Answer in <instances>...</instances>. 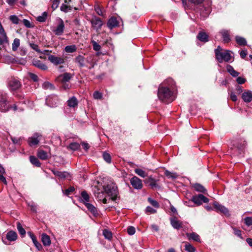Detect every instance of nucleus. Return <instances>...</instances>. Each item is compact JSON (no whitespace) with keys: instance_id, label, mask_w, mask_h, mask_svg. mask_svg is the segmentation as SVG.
<instances>
[{"instance_id":"64","label":"nucleus","mask_w":252,"mask_h":252,"mask_svg":"<svg viewBox=\"0 0 252 252\" xmlns=\"http://www.w3.org/2000/svg\"><path fill=\"white\" fill-rule=\"evenodd\" d=\"M189 2L194 4L202 3L204 0H188Z\"/></svg>"},{"instance_id":"51","label":"nucleus","mask_w":252,"mask_h":252,"mask_svg":"<svg viewBox=\"0 0 252 252\" xmlns=\"http://www.w3.org/2000/svg\"><path fill=\"white\" fill-rule=\"evenodd\" d=\"M233 230H234V233L235 235L239 237L241 239H243V237L242 236V232L240 230L238 229L236 227H232Z\"/></svg>"},{"instance_id":"36","label":"nucleus","mask_w":252,"mask_h":252,"mask_svg":"<svg viewBox=\"0 0 252 252\" xmlns=\"http://www.w3.org/2000/svg\"><path fill=\"white\" fill-rule=\"evenodd\" d=\"M76 47L75 45H68L65 47V51L67 53H73L76 51Z\"/></svg>"},{"instance_id":"43","label":"nucleus","mask_w":252,"mask_h":252,"mask_svg":"<svg viewBox=\"0 0 252 252\" xmlns=\"http://www.w3.org/2000/svg\"><path fill=\"white\" fill-rule=\"evenodd\" d=\"M20 46V40L18 38H15L12 43V50L16 51Z\"/></svg>"},{"instance_id":"54","label":"nucleus","mask_w":252,"mask_h":252,"mask_svg":"<svg viewBox=\"0 0 252 252\" xmlns=\"http://www.w3.org/2000/svg\"><path fill=\"white\" fill-rule=\"evenodd\" d=\"M30 46L32 49L36 51L37 52L41 53V50L39 49L38 46L37 44L31 43H30Z\"/></svg>"},{"instance_id":"41","label":"nucleus","mask_w":252,"mask_h":252,"mask_svg":"<svg viewBox=\"0 0 252 252\" xmlns=\"http://www.w3.org/2000/svg\"><path fill=\"white\" fill-rule=\"evenodd\" d=\"M134 171L135 173H136L139 176H141V177L144 178L146 176H147V174L143 170L137 168L134 170Z\"/></svg>"},{"instance_id":"18","label":"nucleus","mask_w":252,"mask_h":252,"mask_svg":"<svg viewBox=\"0 0 252 252\" xmlns=\"http://www.w3.org/2000/svg\"><path fill=\"white\" fill-rule=\"evenodd\" d=\"M242 98L245 102H250L252 100V92L248 91L242 94Z\"/></svg>"},{"instance_id":"44","label":"nucleus","mask_w":252,"mask_h":252,"mask_svg":"<svg viewBox=\"0 0 252 252\" xmlns=\"http://www.w3.org/2000/svg\"><path fill=\"white\" fill-rule=\"evenodd\" d=\"M165 175L168 178H172L173 179H176L178 177V175L175 173H172L170 171H168L166 170L165 172Z\"/></svg>"},{"instance_id":"11","label":"nucleus","mask_w":252,"mask_h":252,"mask_svg":"<svg viewBox=\"0 0 252 252\" xmlns=\"http://www.w3.org/2000/svg\"><path fill=\"white\" fill-rule=\"evenodd\" d=\"M64 29V23L63 21L61 19L59 24L55 29L53 30V32L55 33L56 35H61L63 33Z\"/></svg>"},{"instance_id":"10","label":"nucleus","mask_w":252,"mask_h":252,"mask_svg":"<svg viewBox=\"0 0 252 252\" xmlns=\"http://www.w3.org/2000/svg\"><path fill=\"white\" fill-rule=\"evenodd\" d=\"M214 206L217 212H220L226 216H229L230 215L229 210L224 206H222L217 202L214 203Z\"/></svg>"},{"instance_id":"20","label":"nucleus","mask_w":252,"mask_h":252,"mask_svg":"<svg viewBox=\"0 0 252 252\" xmlns=\"http://www.w3.org/2000/svg\"><path fill=\"white\" fill-rule=\"evenodd\" d=\"M29 235H30V237L32 240V242L36 247V248L38 249V250H40L42 249V245L40 244V243H39L37 240L35 236L31 232H28Z\"/></svg>"},{"instance_id":"23","label":"nucleus","mask_w":252,"mask_h":252,"mask_svg":"<svg viewBox=\"0 0 252 252\" xmlns=\"http://www.w3.org/2000/svg\"><path fill=\"white\" fill-rule=\"evenodd\" d=\"M42 242L45 246H49L51 245V239L48 235L45 233L42 234Z\"/></svg>"},{"instance_id":"28","label":"nucleus","mask_w":252,"mask_h":252,"mask_svg":"<svg viewBox=\"0 0 252 252\" xmlns=\"http://www.w3.org/2000/svg\"><path fill=\"white\" fill-rule=\"evenodd\" d=\"M37 156L42 160H46L48 158L47 153L42 150H39L38 151Z\"/></svg>"},{"instance_id":"15","label":"nucleus","mask_w":252,"mask_h":252,"mask_svg":"<svg viewBox=\"0 0 252 252\" xmlns=\"http://www.w3.org/2000/svg\"><path fill=\"white\" fill-rule=\"evenodd\" d=\"M170 222L172 226L175 229H179L182 227L183 223L175 217L170 219Z\"/></svg>"},{"instance_id":"7","label":"nucleus","mask_w":252,"mask_h":252,"mask_svg":"<svg viewBox=\"0 0 252 252\" xmlns=\"http://www.w3.org/2000/svg\"><path fill=\"white\" fill-rule=\"evenodd\" d=\"M48 60L56 65L61 64L64 63V59L63 58L52 55H49Z\"/></svg>"},{"instance_id":"48","label":"nucleus","mask_w":252,"mask_h":252,"mask_svg":"<svg viewBox=\"0 0 252 252\" xmlns=\"http://www.w3.org/2000/svg\"><path fill=\"white\" fill-rule=\"evenodd\" d=\"M103 157L104 159L108 163L111 162V157L110 154L107 153H104L103 154Z\"/></svg>"},{"instance_id":"19","label":"nucleus","mask_w":252,"mask_h":252,"mask_svg":"<svg viewBox=\"0 0 252 252\" xmlns=\"http://www.w3.org/2000/svg\"><path fill=\"white\" fill-rule=\"evenodd\" d=\"M32 64L34 66L43 70H47L48 68L47 65L45 64L42 63L39 60H33Z\"/></svg>"},{"instance_id":"33","label":"nucleus","mask_w":252,"mask_h":252,"mask_svg":"<svg viewBox=\"0 0 252 252\" xmlns=\"http://www.w3.org/2000/svg\"><path fill=\"white\" fill-rule=\"evenodd\" d=\"M30 159L31 163L35 166L37 167H40L41 166V163L36 157L34 156H30Z\"/></svg>"},{"instance_id":"50","label":"nucleus","mask_w":252,"mask_h":252,"mask_svg":"<svg viewBox=\"0 0 252 252\" xmlns=\"http://www.w3.org/2000/svg\"><path fill=\"white\" fill-rule=\"evenodd\" d=\"M93 96L95 99H101L102 98V94L98 91H95L93 94Z\"/></svg>"},{"instance_id":"32","label":"nucleus","mask_w":252,"mask_h":252,"mask_svg":"<svg viewBox=\"0 0 252 252\" xmlns=\"http://www.w3.org/2000/svg\"><path fill=\"white\" fill-rule=\"evenodd\" d=\"M227 70L228 72L234 77H237L239 74V73L235 70L233 67L230 65L227 66Z\"/></svg>"},{"instance_id":"59","label":"nucleus","mask_w":252,"mask_h":252,"mask_svg":"<svg viewBox=\"0 0 252 252\" xmlns=\"http://www.w3.org/2000/svg\"><path fill=\"white\" fill-rule=\"evenodd\" d=\"M146 213H149L150 214H154L156 213V210L152 208L150 206H148L146 209Z\"/></svg>"},{"instance_id":"8","label":"nucleus","mask_w":252,"mask_h":252,"mask_svg":"<svg viewBox=\"0 0 252 252\" xmlns=\"http://www.w3.org/2000/svg\"><path fill=\"white\" fill-rule=\"evenodd\" d=\"M91 23L92 27L96 30L101 29L103 24L100 18L96 16L94 17L91 19Z\"/></svg>"},{"instance_id":"27","label":"nucleus","mask_w":252,"mask_h":252,"mask_svg":"<svg viewBox=\"0 0 252 252\" xmlns=\"http://www.w3.org/2000/svg\"><path fill=\"white\" fill-rule=\"evenodd\" d=\"M186 235L189 240H192L196 242L200 241L199 236L194 232H192L191 233H187Z\"/></svg>"},{"instance_id":"5","label":"nucleus","mask_w":252,"mask_h":252,"mask_svg":"<svg viewBox=\"0 0 252 252\" xmlns=\"http://www.w3.org/2000/svg\"><path fill=\"white\" fill-rule=\"evenodd\" d=\"M9 108V106L6 97L3 95H0V111L6 112Z\"/></svg>"},{"instance_id":"9","label":"nucleus","mask_w":252,"mask_h":252,"mask_svg":"<svg viewBox=\"0 0 252 252\" xmlns=\"http://www.w3.org/2000/svg\"><path fill=\"white\" fill-rule=\"evenodd\" d=\"M21 86L20 82L17 79L12 78L8 82V87L12 91L19 89Z\"/></svg>"},{"instance_id":"56","label":"nucleus","mask_w":252,"mask_h":252,"mask_svg":"<svg viewBox=\"0 0 252 252\" xmlns=\"http://www.w3.org/2000/svg\"><path fill=\"white\" fill-rule=\"evenodd\" d=\"M29 76L30 77L31 79H32L34 82H37L38 80V76L30 72L29 73Z\"/></svg>"},{"instance_id":"52","label":"nucleus","mask_w":252,"mask_h":252,"mask_svg":"<svg viewBox=\"0 0 252 252\" xmlns=\"http://www.w3.org/2000/svg\"><path fill=\"white\" fill-rule=\"evenodd\" d=\"M71 8L70 6H67L66 4H63L61 6V10L64 12H67L68 10H71Z\"/></svg>"},{"instance_id":"47","label":"nucleus","mask_w":252,"mask_h":252,"mask_svg":"<svg viewBox=\"0 0 252 252\" xmlns=\"http://www.w3.org/2000/svg\"><path fill=\"white\" fill-rule=\"evenodd\" d=\"M103 235L105 238L108 239V240H110L112 237V233L106 229H105L103 231Z\"/></svg>"},{"instance_id":"6","label":"nucleus","mask_w":252,"mask_h":252,"mask_svg":"<svg viewBox=\"0 0 252 252\" xmlns=\"http://www.w3.org/2000/svg\"><path fill=\"white\" fill-rule=\"evenodd\" d=\"M130 182L132 187L135 189H140L143 187L142 181L136 176L131 178Z\"/></svg>"},{"instance_id":"14","label":"nucleus","mask_w":252,"mask_h":252,"mask_svg":"<svg viewBox=\"0 0 252 252\" xmlns=\"http://www.w3.org/2000/svg\"><path fill=\"white\" fill-rule=\"evenodd\" d=\"M53 173L61 179H65L70 177L69 173L66 171L61 172L54 169H51Z\"/></svg>"},{"instance_id":"4","label":"nucleus","mask_w":252,"mask_h":252,"mask_svg":"<svg viewBox=\"0 0 252 252\" xmlns=\"http://www.w3.org/2000/svg\"><path fill=\"white\" fill-rule=\"evenodd\" d=\"M191 200L197 205H201L202 202L207 203L209 202L208 198L201 194L193 196Z\"/></svg>"},{"instance_id":"13","label":"nucleus","mask_w":252,"mask_h":252,"mask_svg":"<svg viewBox=\"0 0 252 252\" xmlns=\"http://www.w3.org/2000/svg\"><path fill=\"white\" fill-rule=\"evenodd\" d=\"M72 75L69 73H64L58 77L57 80L62 83H66L72 78Z\"/></svg>"},{"instance_id":"42","label":"nucleus","mask_w":252,"mask_h":252,"mask_svg":"<svg viewBox=\"0 0 252 252\" xmlns=\"http://www.w3.org/2000/svg\"><path fill=\"white\" fill-rule=\"evenodd\" d=\"M42 87L44 89H50V90L55 89V87L54 86V85L48 82H44L42 84Z\"/></svg>"},{"instance_id":"46","label":"nucleus","mask_w":252,"mask_h":252,"mask_svg":"<svg viewBox=\"0 0 252 252\" xmlns=\"http://www.w3.org/2000/svg\"><path fill=\"white\" fill-rule=\"evenodd\" d=\"M94 196L98 198V200L101 201L103 197V190H101V192H96L95 190L94 191Z\"/></svg>"},{"instance_id":"60","label":"nucleus","mask_w":252,"mask_h":252,"mask_svg":"<svg viewBox=\"0 0 252 252\" xmlns=\"http://www.w3.org/2000/svg\"><path fill=\"white\" fill-rule=\"evenodd\" d=\"M23 23L27 28L32 27V26L30 22L27 19H24L23 20Z\"/></svg>"},{"instance_id":"39","label":"nucleus","mask_w":252,"mask_h":252,"mask_svg":"<svg viewBox=\"0 0 252 252\" xmlns=\"http://www.w3.org/2000/svg\"><path fill=\"white\" fill-rule=\"evenodd\" d=\"M17 227L19 233L22 235V236H24L26 234V231L23 228L19 222H17Z\"/></svg>"},{"instance_id":"58","label":"nucleus","mask_w":252,"mask_h":252,"mask_svg":"<svg viewBox=\"0 0 252 252\" xmlns=\"http://www.w3.org/2000/svg\"><path fill=\"white\" fill-rule=\"evenodd\" d=\"M127 232L129 235H133L135 232V228L133 226H129L127 229Z\"/></svg>"},{"instance_id":"55","label":"nucleus","mask_w":252,"mask_h":252,"mask_svg":"<svg viewBox=\"0 0 252 252\" xmlns=\"http://www.w3.org/2000/svg\"><path fill=\"white\" fill-rule=\"evenodd\" d=\"M148 200L151 203V204L153 206H154L156 208L159 207V204L157 201L153 200L151 198H149Z\"/></svg>"},{"instance_id":"26","label":"nucleus","mask_w":252,"mask_h":252,"mask_svg":"<svg viewBox=\"0 0 252 252\" xmlns=\"http://www.w3.org/2000/svg\"><path fill=\"white\" fill-rule=\"evenodd\" d=\"M193 187L194 189L198 192H202L203 193H206V189L204 188V187H203L202 185H201L200 184H198V183L194 184L193 185Z\"/></svg>"},{"instance_id":"1","label":"nucleus","mask_w":252,"mask_h":252,"mask_svg":"<svg viewBox=\"0 0 252 252\" xmlns=\"http://www.w3.org/2000/svg\"><path fill=\"white\" fill-rule=\"evenodd\" d=\"M103 191L111 197V199L115 201L117 198L118 191L117 187L112 182L108 183L103 186Z\"/></svg>"},{"instance_id":"35","label":"nucleus","mask_w":252,"mask_h":252,"mask_svg":"<svg viewBox=\"0 0 252 252\" xmlns=\"http://www.w3.org/2000/svg\"><path fill=\"white\" fill-rule=\"evenodd\" d=\"M67 149H70L72 151H76L80 148V144L76 142L71 143L67 147Z\"/></svg>"},{"instance_id":"40","label":"nucleus","mask_w":252,"mask_h":252,"mask_svg":"<svg viewBox=\"0 0 252 252\" xmlns=\"http://www.w3.org/2000/svg\"><path fill=\"white\" fill-rule=\"evenodd\" d=\"M185 250L188 252H195V248L188 242L186 243Z\"/></svg>"},{"instance_id":"63","label":"nucleus","mask_w":252,"mask_h":252,"mask_svg":"<svg viewBox=\"0 0 252 252\" xmlns=\"http://www.w3.org/2000/svg\"><path fill=\"white\" fill-rule=\"evenodd\" d=\"M246 81V79L241 77H239L237 79V82L239 84H243L245 83Z\"/></svg>"},{"instance_id":"53","label":"nucleus","mask_w":252,"mask_h":252,"mask_svg":"<svg viewBox=\"0 0 252 252\" xmlns=\"http://www.w3.org/2000/svg\"><path fill=\"white\" fill-rule=\"evenodd\" d=\"M244 221L248 226H252V218L246 217L244 219Z\"/></svg>"},{"instance_id":"30","label":"nucleus","mask_w":252,"mask_h":252,"mask_svg":"<svg viewBox=\"0 0 252 252\" xmlns=\"http://www.w3.org/2000/svg\"><path fill=\"white\" fill-rule=\"evenodd\" d=\"M85 206L95 216L98 214L96 208L92 204L86 203Z\"/></svg>"},{"instance_id":"31","label":"nucleus","mask_w":252,"mask_h":252,"mask_svg":"<svg viewBox=\"0 0 252 252\" xmlns=\"http://www.w3.org/2000/svg\"><path fill=\"white\" fill-rule=\"evenodd\" d=\"M81 195L82 198V201L84 203L85 205L86 203H88L89 202V195L85 190L82 191Z\"/></svg>"},{"instance_id":"25","label":"nucleus","mask_w":252,"mask_h":252,"mask_svg":"<svg viewBox=\"0 0 252 252\" xmlns=\"http://www.w3.org/2000/svg\"><path fill=\"white\" fill-rule=\"evenodd\" d=\"M67 105L70 107H75L77 106L78 101L75 96H72L67 101Z\"/></svg>"},{"instance_id":"22","label":"nucleus","mask_w":252,"mask_h":252,"mask_svg":"<svg viewBox=\"0 0 252 252\" xmlns=\"http://www.w3.org/2000/svg\"><path fill=\"white\" fill-rule=\"evenodd\" d=\"M197 38L201 42H206L208 41V36L206 32H200L198 33Z\"/></svg>"},{"instance_id":"2","label":"nucleus","mask_w":252,"mask_h":252,"mask_svg":"<svg viewBox=\"0 0 252 252\" xmlns=\"http://www.w3.org/2000/svg\"><path fill=\"white\" fill-rule=\"evenodd\" d=\"M158 96L162 101L168 100L172 101L174 97L172 96V93L169 88L166 87H160L158 89Z\"/></svg>"},{"instance_id":"17","label":"nucleus","mask_w":252,"mask_h":252,"mask_svg":"<svg viewBox=\"0 0 252 252\" xmlns=\"http://www.w3.org/2000/svg\"><path fill=\"white\" fill-rule=\"evenodd\" d=\"M119 22L117 18L114 17H111L107 22V26L111 29L118 26Z\"/></svg>"},{"instance_id":"37","label":"nucleus","mask_w":252,"mask_h":252,"mask_svg":"<svg viewBox=\"0 0 252 252\" xmlns=\"http://www.w3.org/2000/svg\"><path fill=\"white\" fill-rule=\"evenodd\" d=\"M47 17V12H44L41 16L36 18V20L40 22H44L46 21Z\"/></svg>"},{"instance_id":"21","label":"nucleus","mask_w":252,"mask_h":252,"mask_svg":"<svg viewBox=\"0 0 252 252\" xmlns=\"http://www.w3.org/2000/svg\"><path fill=\"white\" fill-rule=\"evenodd\" d=\"M220 33L222 35L224 42L228 43L230 41L229 32L228 31L223 30Z\"/></svg>"},{"instance_id":"57","label":"nucleus","mask_w":252,"mask_h":252,"mask_svg":"<svg viewBox=\"0 0 252 252\" xmlns=\"http://www.w3.org/2000/svg\"><path fill=\"white\" fill-rule=\"evenodd\" d=\"M8 38L6 35H1V37H0V44L1 45L4 42H7Z\"/></svg>"},{"instance_id":"3","label":"nucleus","mask_w":252,"mask_h":252,"mask_svg":"<svg viewBox=\"0 0 252 252\" xmlns=\"http://www.w3.org/2000/svg\"><path fill=\"white\" fill-rule=\"evenodd\" d=\"M216 57L219 62L222 63L223 61L229 62L231 60V56L230 51H226L224 52H221L219 54L217 53Z\"/></svg>"},{"instance_id":"61","label":"nucleus","mask_w":252,"mask_h":252,"mask_svg":"<svg viewBox=\"0 0 252 252\" xmlns=\"http://www.w3.org/2000/svg\"><path fill=\"white\" fill-rule=\"evenodd\" d=\"M74 190V187H71L64 191V193L68 195L70 192Z\"/></svg>"},{"instance_id":"24","label":"nucleus","mask_w":252,"mask_h":252,"mask_svg":"<svg viewBox=\"0 0 252 252\" xmlns=\"http://www.w3.org/2000/svg\"><path fill=\"white\" fill-rule=\"evenodd\" d=\"M16 233L13 231H9L6 234V239L10 241H14L17 239Z\"/></svg>"},{"instance_id":"62","label":"nucleus","mask_w":252,"mask_h":252,"mask_svg":"<svg viewBox=\"0 0 252 252\" xmlns=\"http://www.w3.org/2000/svg\"><path fill=\"white\" fill-rule=\"evenodd\" d=\"M94 9H95V11H96V12L99 15H100V16L103 15V12L102 11V10L101 9V8H100V7L99 6H95Z\"/></svg>"},{"instance_id":"49","label":"nucleus","mask_w":252,"mask_h":252,"mask_svg":"<svg viewBox=\"0 0 252 252\" xmlns=\"http://www.w3.org/2000/svg\"><path fill=\"white\" fill-rule=\"evenodd\" d=\"M10 20L14 24H18L19 19L16 15H11L9 17Z\"/></svg>"},{"instance_id":"38","label":"nucleus","mask_w":252,"mask_h":252,"mask_svg":"<svg viewBox=\"0 0 252 252\" xmlns=\"http://www.w3.org/2000/svg\"><path fill=\"white\" fill-rule=\"evenodd\" d=\"M246 143L244 141L243 143H236L233 144V147L237 148L238 150L242 151L246 147Z\"/></svg>"},{"instance_id":"45","label":"nucleus","mask_w":252,"mask_h":252,"mask_svg":"<svg viewBox=\"0 0 252 252\" xmlns=\"http://www.w3.org/2000/svg\"><path fill=\"white\" fill-rule=\"evenodd\" d=\"M91 43L92 44L93 49L95 51H99L101 49V46L95 41L92 40Z\"/></svg>"},{"instance_id":"12","label":"nucleus","mask_w":252,"mask_h":252,"mask_svg":"<svg viewBox=\"0 0 252 252\" xmlns=\"http://www.w3.org/2000/svg\"><path fill=\"white\" fill-rule=\"evenodd\" d=\"M144 181L145 184H148L152 189L158 188L159 187L157 183L158 180L153 178L151 176L146 179Z\"/></svg>"},{"instance_id":"34","label":"nucleus","mask_w":252,"mask_h":252,"mask_svg":"<svg viewBox=\"0 0 252 252\" xmlns=\"http://www.w3.org/2000/svg\"><path fill=\"white\" fill-rule=\"evenodd\" d=\"M235 38L237 43L239 45L241 46H244L247 44V41L244 38L241 36H236Z\"/></svg>"},{"instance_id":"16","label":"nucleus","mask_w":252,"mask_h":252,"mask_svg":"<svg viewBox=\"0 0 252 252\" xmlns=\"http://www.w3.org/2000/svg\"><path fill=\"white\" fill-rule=\"evenodd\" d=\"M40 136L38 135H34L33 136L30 137L28 139V143L30 146H33L37 145L39 144L40 140Z\"/></svg>"},{"instance_id":"29","label":"nucleus","mask_w":252,"mask_h":252,"mask_svg":"<svg viewBox=\"0 0 252 252\" xmlns=\"http://www.w3.org/2000/svg\"><path fill=\"white\" fill-rule=\"evenodd\" d=\"M75 61L76 63L79 64L80 67H82L84 66L85 58L81 55H78L75 59Z\"/></svg>"}]
</instances>
